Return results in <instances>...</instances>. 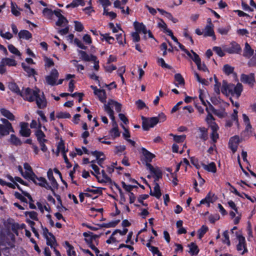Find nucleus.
<instances>
[{"label": "nucleus", "instance_id": "26", "mask_svg": "<svg viewBox=\"0 0 256 256\" xmlns=\"http://www.w3.org/2000/svg\"><path fill=\"white\" fill-rule=\"evenodd\" d=\"M104 110L108 114L110 118L112 119L113 126H116V122L115 121V118L114 116V112L111 107H109L107 106H104Z\"/></svg>", "mask_w": 256, "mask_h": 256}, {"label": "nucleus", "instance_id": "19", "mask_svg": "<svg viewBox=\"0 0 256 256\" xmlns=\"http://www.w3.org/2000/svg\"><path fill=\"white\" fill-rule=\"evenodd\" d=\"M104 106H107L109 107H112L113 106H115L116 110L119 112L121 111L122 109V104L112 100H109L107 104H104Z\"/></svg>", "mask_w": 256, "mask_h": 256}, {"label": "nucleus", "instance_id": "10", "mask_svg": "<svg viewBox=\"0 0 256 256\" xmlns=\"http://www.w3.org/2000/svg\"><path fill=\"white\" fill-rule=\"evenodd\" d=\"M144 182L147 184L150 189H151L150 185L144 180ZM150 194L152 196H155L156 198L159 199L161 196L162 193L160 192V186L158 182L154 184V192H152V190H150Z\"/></svg>", "mask_w": 256, "mask_h": 256}, {"label": "nucleus", "instance_id": "5", "mask_svg": "<svg viewBox=\"0 0 256 256\" xmlns=\"http://www.w3.org/2000/svg\"><path fill=\"white\" fill-rule=\"evenodd\" d=\"M224 51L230 54H240L242 52V48L240 45L234 41L230 42V46H225Z\"/></svg>", "mask_w": 256, "mask_h": 256}, {"label": "nucleus", "instance_id": "8", "mask_svg": "<svg viewBox=\"0 0 256 256\" xmlns=\"http://www.w3.org/2000/svg\"><path fill=\"white\" fill-rule=\"evenodd\" d=\"M38 107L40 109H42L46 107L47 102L46 98L42 93V95L40 96L38 92L36 96L35 100Z\"/></svg>", "mask_w": 256, "mask_h": 256}, {"label": "nucleus", "instance_id": "41", "mask_svg": "<svg viewBox=\"0 0 256 256\" xmlns=\"http://www.w3.org/2000/svg\"><path fill=\"white\" fill-rule=\"evenodd\" d=\"M110 132L114 138L120 136V132L118 130V125L114 126V128L110 130Z\"/></svg>", "mask_w": 256, "mask_h": 256}, {"label": "nucleus", "instance_id": "46", "mask_svg": "<svg viewBox=\"0 0 256 256\" xmlns=\"http://www.w3.org/2000/svg\"><path fill=\"white\" fill-rule=\"evenodd\" d=\"M14 184H15L16 185V188L22 192V194L24 195V196L27 197L29 200H30V201L32 202H33V199L32 197V196H30V194L28 193V192H26V191H24L20 188V186H19L18 184L16 182H14Z\"/></svg>", "mask_w": 256, "mask_h": 256}, {"label": "nucleus", "instance_id": "40", "mask_svg": "<svg viewBox=\"0 0 256 256\" xmlns=\"http://www.w3.org/2000/svg\"><path fill=\"white\" fill-rule=\"evenodd\" d=\"M234 68L228 64H224L223 67L224 72L227 75H230L234 72Z\"/></svg>", "mask_w": 256, "mask_h": 256}, {"label": "nucleus", "instance_id": "55", "mask_svg": "<svg viewBox=\"0 0 256 256\" xmlns=\"http://www.w3.org/2000/svg\"><path fill=\"white\" fill-rule=\"evenodd\" d=\"M228 230H225L224 232H223V236L224 238V240H222V242L224 243H225V244H226L228 246H230V238H229V236H228Z\"/></svg>", "mask_w": 256, "mask_h": 256}, {"label": "nucleus", "instance_id": "44", "mask_svg": "<svg viewBox=\"0 0 256 256\" xmlns=\"http://www.w3.org/2000/svg\"><path fill=\"white\" fill-rule=\"evenodd\" d=\"M70 116V114L67 112H58L56 115V117L58 118H69Z\"/></svg>", "mask_w": 256, "mask_h": 256}, {"label": "nucleus", "instance_id": "20", "mask_svg": "<svg viewBox=\"0 0 256 256\" xmlns=\"http://www.w3.org/2000/svg\"><path fill=\"white\" fill-rule=\"evenodd\" d=\"M202 166L204 170L208 172L215 173L216 172V166L214 162H211L208 164H206L204 163H202Z\"/></svg>", "mask_w": 256, "mask_h": 256}, {"label": "nucleus", "instance_id": "18", "mask_svg": "<svg viewBox=\"0 0 256 256\" xmlns=\"http://www.w3.org/2000/svg\"><path fill=\"white\" fill-rule=\"evenodd\" d=\"M47 176L53 188H58V184L54 176L52 171L51 169L48 170L47 172Z\"/></svg>", "mask_w": 256, "mask_h": 256}, {"label": "nucleus", "instance_id": "54", "mask_svg": "<svg viewBox=\"0 0 256 256\" xmlns=\"http://www.w3.org/2000/svg\"><path fill=\"white\" fill-rule=\"evenodd\" d=\"M158 62L160 66L163 68H166L168 69H171V66L166 64L164 60L162 58H160L158 60Z\"/></svg>", "mask_w": 256, "mask_h": 256}, {"label": "nucleus", "instance_id": "49", "mask_svg": "<svg viewBox=\"0 0 256 256\" xmlns=\"http://www.w3.org/2000/svg\"><path fill=\"white\" fill-rule=\"evenodd\" d=\"M230 29V26H228L226 28H218V32L222 35H226Z\"/></svg>", "mask_w": 256, "mask_h": 256}, {"label": "nucleus", "instance_id": "9", "mask_svg": "<svg viewBox=\"0 0 256 256\" xmlns=\"http://www.w3.org/2000/svg\"><path fill=\"white\" fill-rule=\"evenodd\" d=\"M237 238L238 240V244L236 246V249L238 251H240L244 248V251L242 252V254H243L248 252L246 246L245 238L242 236L240 234H237Z\"/></svg>", "mask_w": 256, "mask_h": 256}, {"label": "nucleus", "instance_id": "37", "mask_svg": "<svg viewBox=\"0 0 256 256\" xmlns=\"http://www.w3.org/2000/svg\"><path fill=\"white\" fill-rule=\"evenodd\" d=\"M198 130L201 132L200 138L204 141L206 140L208 138V130L204 127H200Z\"/></svg>", "mask_w": 256, "mask_h": 256}, {"label": "nucleus", "instance_id": "58", "mask_svg": "<svg viewBox=\"0 0 256 256\" xmlns=\"http://www.w3.org/2000/svg\"><path fill=\"white\" fill-rule=\"evenodd\" d=\"M214 80L215 81V84L214 86V92L219 94L220 92V83L218 82L217 78L214 76Z\"/></svg>", "mask_w": 256, "mask_h": 256}, {"label": "nucleus", "instance_id": "52", "mask_svg": "<svg viewBox=\"0 0 256 256\" xmlns=\"http://www.w3.org/2000/svg\"><path fill=\"white\" fill-rule=\"evenodd\" d=\"M102 188H98L96 190L87 188L84 191L87 192H92L94 194H102Z\"/></svg>", "mask_w": 256, "mask_h": 256}, {"label": "nucleus", "instance_id": "38", "mask_svg": "<svg viewBox=\"0 0 256 256\" xmlns=\"http://www.w3.org/2000/svg\"><path fill=\"white\" fill-rule=\"evenodd\" d=\"M36 180L38 181V182H36V184H35L41 187L46 188V184H48V183L44 178L37 176V178H36Z\"/></svg>", "mask_w": 256, "mask_h": 256}, {"label": "nucleus", "instance_id": "33", "mask_svg": "<svg viewBox=\"0 0 256 256\" xmlns=\"http://www.w3.org/2000/svg\"><path fill=\"white\" fill-rule=\"evenodd\" d=\"M9 141L12 144L16 146H20L22 144V142L20 140L13 134L10 135Z\"/></svg>", "mask_w": 256, "mask_h": 256}, {"label": "nucleus", "instance_id": "31", "mask_svg": "<svg viewBox=\"0 0 256 256\" xmlns=\"http://www.w3.org/2000/svg\"><path fill=\"white\" fill-rule=\"evenodd\" d=\"M214 24L212 25H206L204 28V36H212L214 32Z\"/></svg>", "mask_w": 256, "mask_h": 256}, {"label": "nucleus", "instance_id": "43", "mask_svg": "<svg viewBox=\"0 0 256 256\" xmlns=\"http://www.w3.org/2000/svg\"><path fill=\"white\" fill-rule=\"evenodd\" d=\"M170 136H174V140L176 142H178V143L183 142L186 138V135L176 136V135H174L173 134H170Z\"/></svg>", "mask_w": 256, "mask_h": 256}, {"label": "nucleus", "instance_id": "4", "mask_svg": "<svg viewBox=\"0 0 256 256\" xmlns=\"http://www.w3.org/2000/svg\"><path fill=\"white\" fill-rule=\"evenodd\" d=\"M14 246L10 242H5L0 239V256H10V249Z\"/></svg>", "mask_w": 256, "mask_h": 256}, {"label": "nucleus", "instance_id": "48", "mask_svg": "<svg viewBox=\"0 0 256 256\" xmlns=\"http://www.w3.org/2000/svg\"><path fill=\"white\" fill-rule=\"evenodd\" d=\"M148 197H149V196L148 194H142L138 196V200L140 203L142 204L143 206H147L148 204L146 203H144V200L147 199Z\"/></svg>", "mask_w": 256, "mask_h": 256}, {"label": "nucleus", "instance_id": "34", "mask_svg": "<svg viewBox=\"0 0 256 256\" xmlns=\"http://www.w3.org/2000/svg\"><path fill=\"white\" fill-rule=\"evenodd\" d=\"M102 174L103 178L102 180L100 179V177L98 176H96V178H97L98 182L100 183L103 182H112V180L110 177H108L106 174L105 171L104 170H102L101 172Z\"/></svg>", "mask_w": 256, "mask_h": 256}, {"label": "nucleus", "instance_id": "27", "mask_svg": "<svg viewBox=\"0 0 256 256\" xmlns=\"http://www.w3.org/2000/svg\"><path fill=\"white\" fill-rule=\"evenodd\" d=\"M8 88L18 95L21 94V90H20L18 86L14 82H10L8 85Z\"/></svg>", "mask_w": 256, "mask_h": 256}, {"label": "nucleus", "instance_id": "13", "mask_svg": "<svg viewBox=\"0 0 256 256\" xmlns=\"http://www.w3.org/2000/svg\"><path fill=\"white\" fill-rule=\"evenodd\" d=\"M78 54L80 55V58L84 62H90L92 60H96V57L95 56L91 54L89 56L86 52L78 50Z\"/></svg>", "mask_w": 256, "mask_h": 256}, {"label": "nucleus", "instance_id": "61", "mask_svg": "<svg viewBox=\"0 0 256 256\" xmlns=\"http://www.w3.org/2000/svg\"><path fill=\"white\" fill-rule=\"evenodd\" d=\"M14 196L16 197V198L20 200L21 202H24L26 204L28 203L27 200L23 196H22L20 193H19L17 192H16L14 194Z\"/></svg>", "mask_w": 256, "mask_h": 256}, {"label": "nucleus", "instance_id": "60", "mask_svg": "<svg viewBox=\"0 0 256 256\" xmlns=\"http://www.w3.org/2000/svg\"><path fill=\"white\" fill-rule=\"evenodd\" d=\"M74 28L76 30L80 32L82 31L84 28L82 24L78 21H74Z\"/></svg>", "mask_w": 256, "mask_h": 256}, {"label": "nucleus", "instance_id": "6", "mask_svg": "<svg viewBox=\"0 0 256 256\" xmlns=\"http://www.w3.org/2000/svg\"><path fill=\"white\" fill-rule=\"evenodd\" d=\"M58 76V71L55 68L52 69L50 72V74L46 76V83L51 86L55 85Z\"/></svg>", "mask_w": 256, "mask_h": 256}, {"label": "nucleus", "instance_id": "63", "mask_svg": "<svg viewBox=\"0 0 256 256\" xmlns=\"http://www.w3.org/2000/svg\"><path fill=\"white\" fill-rule=\"evenodd\" d=\"M42 13L44 16L48 18L52 17L53 15V11L48 8H44L42 10Z\"/></svg>", "mask_w": 256, "mask_h": 256}, {"label": "nucleus", "instance_id": "39", "mask_svg": "<svg viewBox=\"0 0 256 256\" xmlns=\"http://www.w3.org/2000/svg\"><path fill=\"white\" fill-rule=\"evenodd\" d=\"M174 80L176 82H178V84H176V86H178V84L182 86L184 84V78H182V76L181 75V74H176L174 75Z\"/></svg>", "mask_w": 256, "mask_h": 256}, {"label": "nucleus", "instance_id": "12", "mask_svg": "<svg viewBox=\"0 0 256 256\" xmlns=\"http://www.w3.org/2000/svg\"><path fill=\"white\" fill-rule=\"evenodd\" d=\"M28 124L27 122H22L20 124V134L24 137H28L30 136L31 131L28 128Z\"/></svg>", "mask_w": 256, "mask_h": 256}, {"label": "nucleus", "instance_id": "59", "mask_svg": "<svg viewBox=\"0 0 256 256\" xmlns=\"http://www.w3.org/2000/svg\"><path fill=\"white\" fill-rule=\"evenodd\" d=\"M206 110L208 112V116L206 118V120L208 124H210L212 120H214V118L212 114L210 112V111H209L208 108H206Z\"/></svg>", "mask_w": 256, "mask_h": 256}, {"label": "nucleus", "instance_id": "29", "mask_svg": "<svg viewBox=\"0 0 256 256\" xmlns=\"http://www.w3.org/2000/svg\"><path fill=\"white\" fill-rule=\"evenodd\" d=\"M49 236L50 238L48 236L45 238L46 240V244L54 248V245L56 244V238L52 233H50Z\"/></svg>", "mask_w": 256, "mask_h": 256}, {"label": "nucleus", "instance_id": "32", "mask_svg": "<svg viewBox=\"0 0 256 256\" xmlns=\"http://www.w3.org/2000/svg\"><path fill=\"white\" fill-rule=\"evenodd\" d=\"M1 62L5 66H16L17 64L16 62L14 59L7 58H2Z\"/></svg>", "mask_w": 256, "mask_h": 256}, {"label": "nucleus", "instance_id": "64", "mask_svg": "<svg viewBox=\"0 0 256 256\" xmlns=\"http://www.w3.org/2000/svg\"><path fill=\"white\" fill-rule=\"evenodd\" d=\"M250 66H256V50L255 54L252 57L248 62Z\"/></svg>", "mask_w": 256, "mask_h": 256}, {"label": "nucleus", "instance_id": "22", "mask_svg": "<svg viewBox=\"0 0 256 256\" xmlns=\"http://www.w3.org/2000/svg\"><path fill=\"white\" fill-rule=\"evenodd\" d=\"M19 38L28 40L32 38V34L27 30H21L18 34Z\"/></svg>", "mask_w": 256, "mask_h": 256}, {"label": "nucleus", "instance_id": "14", "mask_svg": "<svg viewBox=\"0 0 256 256\" xmlns=\"http://www.w3.org/2000/svg\"><path fill=\"white\" fill-rule=\"evenodd\" d=\"M243 90V86L242 84L238 83L236 86L233 84V87L232 88V92L230 94L234 96L236 94L237 98H239Z\"/></svg>", "mask_w": 256, "mask_h": 256}, {"label": "nucleus", "instance_id": "36", "mask_svg": "<svg viewBox=\"0 0 256 256\" xmlns=\"http://www.w3.org/2000/svg\"><path fill=\"white\" fill-rule=\"evenodd\" d=\"M96 95L100 100L102 102L105 103L106 102V91L104 90H100L97 92Z\"/></svg>", "mask_w": 256, "mask_h": 256}, {"label": "nucleus", "instance_id": "3", "mask_svg": "<svg viewBox=\"0 0 256 256\" xmlns=\"http://www.w3.org/2000/svg\"><path fill=\"white\" fill-rule=\"evenodd\" d=\"M142 128L144 130H148L150 128H153L158 122V118L157 117L146 118L142 116Z\"/></svg>", "mask_w": 256, "mask_h": 256}, {"label": "nucleus", "instance_id": "45", "mask_svg": "<svg viewBox=\"0 0 256 256\" xmlns=\"http://www.w3.org/2000/svg\"><path fill=\"white\" fill-rule=\"evenodd\" d=\"M208 230V228L206 226H202L198 230V238L201 239Z\"/></svg>", "mask_w": 256, "mask_h": 256}, {"label": "nucleus", "instance_id": "17", "mask_svg": "<svg viewBox=\"0 0 256 256\" xmlns=\"http://www.w3.org/2000/svg\"><path fill=\"white\" fill-rule=\"evenodd\" d=\"M254 50L252 48L251 46L248 42H246L244 50L243 56L249 58L254 55Z\"/></svg>", "mask_w": 256, "mask_h": 256}, {"label": "nucleus", "instance_id": "28", "mask_svg": "<svg viewBox=\"0 0 256 256\" xmlns=\"http://www.w3.org/2000/svg\"><path fill=\"white\" fill-rule=\"evenodd\" d=\"M152 174H154V182L156 184V182H158L160 178H162V172L160 169L156 167V169L153 171Z\"/></svg>", "mask_w": 256, "mask_h": 256}, {"label": "nucleus", "instance_id": "51", "mask_svg": "<svg viewBox=\"0 0 256 256\" xmlns=\"http://www.w3.org/2000/svg\"><path fill=\"white\" fill-rule=\"evenodd\" d=\"M192 53L193 54L192 59L196 63V64L201 62V60L199 56L196 54L193 50H191Z\"/></svg>", "mask_w": 256, "mask_h": 256}, {"label": "nucleus", "instance_id": "2", "mask_svg": "<svg viewBox=\"0 0 256 256\" xmlns=\"http://www.w3.org/2000/svg\"><path fill=\"white\" fill-rule=\"evenodd\" d=\"M39 92L38 89L37 90H34L30 88H23L20 92L21 94L19 96H21L25 100L32 102L34 101L36 96L38 92Z\"/></svg>", "mask_w": 256, "mask_h": 256}, {"label": "nucleus", "instance_id": "21", "mask_svg": "<svg viewBox=\"0 0 256 256\" xmlns=\"http://www.w3.org/2000/svg\"><path fill=\"white\" fill-rule=\"evenodd\" d=\"M134 26L136 32H142L144 34L147 33V30L146 26L142 23H139L137 22H134Z\"/></svg>", "mask_w": 256, "mask_h": 256}, {"label": "nucleus", "instance_id": "24", "mask_svg": "<svg viewBox=\"0 0 256 256\" xmlns=\"http://www.w3.org/2000/svg\"><path fill=\"white\" fill-rule=\"evenodd\" d=\"M22 66L24 70L27 73L28 76L30 77L32 76L37 74V73L34 69L30 68L28 66H26L24 63L22 62Z\"/></svg>", "mask_w": 256, "mask_h": 256}, {"label": "nucleus", "instance_id": "35", "mask_svg": "<svg viewBox=\"0 0 256 256\" xmlns=\"http://www.w3.org/2000/svg\"><path fill=\"white\" fill-rule=\"evenodd\" d=\"M188 246L190 247V251L189 252L192 255H196L198 254L199 252V249L198 246L194 242H192L190 244H188Z\"/></svg>", "mask_w": 256, "mask_h": 256}, {"label": "nucleus", "instance_id": "25", "mask_svg": "<svg viewBox=\"0 0 256 256\" xmlns=\"http://www.w3.org/2000/svg\"><path fill=\"white\" fill-rule=\"evenodd\" d=\"M26 179H30L32 180L34 184H36V178H37V176L34 172H26L22 175Z\"/></svg>", "mask_w": 256, "mask_h": 256}, {"label": "nucleus", "instance_id": "11", "mask_svg": "<svg viewBox=\"0 0 256 256\" xmlns=\"http://www.w3.org/2000/svg\"><path fill=\"white\" fill-rule=\"evenodd\" d=\"M240 142L239 136H235L232 137L229 141V147L234 153L237 150L238 144Z\"/></svg>", "mask_w": 256, "mask_h": 256}, {"label": "nucleus", "instance_id": "15", "mask_svg": "<svg viewBox=\"0 0 256 256\" xmlns=\"http://www.w3.org/2000/svg\"><path fill=\"white\" fill-rule=\"evenodd\" d=\"M141 150L146 162H151L152 158L155 157L154 154L151 153L145 148H142Z\"/></svg>", "mask_w": 256, "mask_h": 256}, {"label": "nucleus", "instance_id": "16", "mask_svg": "<svg viewBox=\"0 0 256 256\" xmlns=\"http://www.w3.org/2000/svg\"><path fill=\"white\" fill-rule=\"evenodd\" d=\"M233 87V84H228L226 80L222 82V87L221 89L222 92L224 94H228L232 92V88Z\"/></svg>", "mask_w": 256, "mask_h": 256}, {"label": "nucleus", "instance_id": "47", "mask_svg": "<svg viewBox=\"0 0 256 256\" xmlns=\"http://www.w3.org/2000/svg\"><path fill=\"white\" fill-rule=\"evenodd\" d=\"M8 49L10 50V52L13 54H14L18 56H20L21 55V54L19 52V50L12 44H9L8 46Z\"/></svg>", "mask_w": 256, "mask_h": 256}, {"label": "nucleus", "instance_id": "30", "mask_svg": "<svg viewBox=\"0 0 256 256\" xmlns=\"http://www.w3.org/2000/svg\"><path fill=\"white\" fill-rule=\"evenodd\" d=\"M35 135L38 142H48V140L45 138V134L41 130H38L35 132Z\"/></svg>", "mask_w": 256, "mask_h": 256}, {"label": "nucleus", "instance_id": "23", "mask_svg": "<svg viewBox=\"0 0 256 256\" xmlns=\"http://www.w3.org/2000/svg\"><path fill=\"white\" fill-rule=\"evenodd\" d=\"M2 114L10 120H14V116L8 110L2 108L0 110Z\"/></svg>", "mask_w": 256, "mask_h": 256}, {"label": "nucleus", "instance_id": "7", "mask_svg": "<svg viewBox=\"0 0 256 256\" xmlns=\"http://www.w3.org/2000/svg\"><path fill=\"white\" fill-rule=\"evenodd\" d=\"M240 81L244 84H248L252 86L255 82L254 74L250 73V74H242L240 78Z\"/></svg>", "mask_w": 256, "mask_h": 256}, {"label": "nucleus", "instance_id": "53", "mask_svg": "<svg viewBox=\"0 0 256 256\" xmlns=\"http://www.w3.org/2000/svg\"><path fill=\"white\" fill-rule=\"evenodd\" d=\"M100 35L110 44H112L114 40V38L112 36H109V34H100Z\"/></svg>", "mask_w": 256, "mask_h": 256}, {"label": "nucleus", "instance_id": "56", "mask_svg": "<svg viewBox=\"0 0 256 256\" xmlns=\"http://www.w3.org/2000/svg\"><path fill=\"white\" fill-rule=\"evenodd\" d=\"M213 50L215 52L216 54L222 57L225 55L224 52L222 50V48L219 46H214L212 48Z\"/></svg>", "mask_w": 256, "mask_h": 256}, {"label": "nucleus", "instance_id": "50", "mask_svg": "<svg viewBox=\"0 0 256 256\" xmlns=\"http://www.w3.org/2000/svg\"><path fill=\"white\" fill-rule=\"evenodd\" d=\"M57 150L58 152H60V150H61L62 152V154H64L66 153V151L65 150V146H64V142L62 140H61L58 142V148H57Z\"/></svg>", "mask_w": 256, "mask_h": 256}, {"label": "nucleus", "instance_id": "1", "mask_svg": "<svg viewBox=\"0 0 256 256\" xmlns=\"http://www.w3.org/2000/svg\"><path fill=\"white\" fill-rule=\"evenodd\" d=\"M0 121L2 124H0V138L8 136L10 132H14L12 124L7 119L1 118Z\"/></svg>", "mask_w": 256, "mask_h": 256}, {"label": "nucleus", "instance_id": "62", "mask_svg": "<svg viewBox=\"0 0 256 256\" xmlns=\"http://www.w3.org/2000/svg\"><path fill=\"white\" fill-rule=\"evenodd\" d=\"M90 154L92 156H96V160L101 158L100 156H102V157L105 156L104 155V154L102 152L98 151V150L91 152Z\"/></svg>", "mask_w": 256, "mask_h": 256}, {"label": "nucleus", "instance_id": "42", "mask_svg": "<svg viewBox=\"0 0 256 256\" xmlns=\"http://www.w3.org/2000/svg\"><path fill=\"white\" fill-rule=\"evenodd\" d=\"M18 8L17 5L14 2H11V12L12 14L16 16H18L20 14V12L16 10V8Z\"/></svg>", "mask_w": 256, "mask_h": 256}, {"label": "nucleus", "instance_id": "57", "mask_svg": "<svg viewBox=\"0 0 256 256\" xmlns=\"http://www.w3.org/2000/svg\"><path fill=\"white\" fill-rule=\"evenodd\" d=\"M83 236L84 237H88L89 236H91L92 238V240H96V238H98L100 236V235L94 234L93 232H84L83 233Z\"/></svg>", "mask_w": 256, "mask_h": 256}]
</instances>
